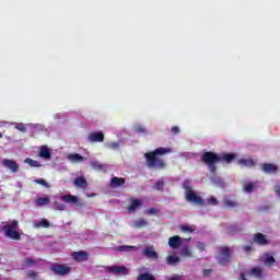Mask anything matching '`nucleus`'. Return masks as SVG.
Listing matches in <instances>:
<instances>
[{
  "label": "nucleus",
  "mask_w": 280,
  "mask_h": 280,
  "mask_svg": "<svg viewBox=\"0 0 280 280\" xmlns=\"http://www.w3.org/2000/svg\"><path fill=\"white\" fill-rule=\"evenodd\" d=\"M235 159H237L236 153H222L218 155V153L207 151L201 155V162L209 167L211 174H215L218 170V166H215L217 163H233Z\"/></svg>",
  "instance_id": "f257e3e1"
},
{
  "label": "nucleus",
  "mask_w": 280,
  "mask_h": 280,
  "mask_svg": "<svg viewBox=\"0 0 280 280\" xmlns=\"http://www.w3.org/2000/svg\"><path fill=\"white\" fill-rule=\"evenodd\" d=\"M172 153L171 148L160 147L154 151H150L144 153V159L147 161V166L150 170H165L166 163L161 156H165V154Z\"/></svg>",
  "instance_id": "f03ea898"
},
{
  "label": "nucleus",
  "mask_w": 280,
  "mask_h": 280,
  "mask_svg": "<svg viewBox=\"0 0 280 280\" xmlns=\"http://www.w3.org/2000/svg\"><path fill=\"white\" fill-rule=\"evenodd\" d=\"M189 179L183 182V188L186 189V200L188 202H192L194 205H199V207H205V199L198 196L196 191L191 190V186H189Z\"/></svg>",
  "instance_id": "7ed1b4c3"
},
{
  "label": "nucleus",
  "mask_w": 280,
  "mask_h": 280,
  "mask_svg": "<svg viewBox=\"0 0 280 280\" xmlns=\"http://www.w3.org/2000/svg\"><path fill=\"white\" fill-rule=\"evenodd\" d=\"M19 221L13 220L11 221L10 224L3 225L2 231L4 232L5 236L9 237V240H15L19 241L21 240V234L19 231Z\"/></svg>",
  "instance_id": "20e7f679"
},
{
  "label": "nucleus",
  "mask_w": 280,
  "mask_h": 280,
  "mask_svg": "<svg viewBox=\"0 0 280 280\" xmlns=\"http://www.w3.org/2000/svg\"><path fill=\"white\" fill-rule=\"evenodd\" d=\"M231 255H233V249L229 246L219 247V255L217 257L218 264H220V266H226V264L231 262Z\"/></svg>",
  "instance_id": "39448f33"
},
{
  "label": "nucleus",
  "mask_w": 280,
  "mask_h": 280,
  "mask_svg": "<svg viewBox=\"0 0 280 280\" xmlns=\"http://www.w3.org/2000/svg\"><path fill=\"white\" fill-rule=\"evenodd\" d=\"M50 270L58 277H67L71 272V267L62 264H52Z\"/></svg>",
  "instance_id": "423d86ee"
},
{
  "label": "nucleus",
  "mask_w": 280,
  "mask_h": 280,
  "mask_svg": "<svg viewBox=\"0 0 280 280\" xmlns=\"http://www.w3.org/2000/svg\"><path fill=\"white\" fill-rule=\"evenodd\" d=\"M253 243L257 244L258 246H268L270 244V241H268V237L262 233H256L253 236Z\"/></svg>",
  "instance_id": "0eeeda50"
},
{
  "label": "nucleus",
  "mask_w": 280,
  "mask_h": 280,
  "mask_svg": "<svg viewBox=\"0 0 280 280\" xmlns=\"http://www.w3.org/2000/svg\"><path fill=\"white\" fill-rule=\"evenodd\" d=\"M2 165L7 167V170H10V172H12L13 174H16V172H19V163H16V161L14 160L4 159L2 160Z\"/></svg>",
  "instance_id": "6e6552de"
},
{
  "label": "nucleus",
  "mask_w": 280,
  "mask_h": 280,
  "mask_svg": "<svg viewBox=\"0 0 280 280\" xmlns=\"http://www.w3.org/2000/svg\"><path fill=\"white\" fill-rule=\"evenodd\" d=\"M142 254L144 255V257H147V259H153V261H156V259H159V254L156 253V250H154L153 246L144 247Z\"/></svg>",
  "instance_id": "1a4fd4ad"
},
{
  "label": "nucleus",
  "mask_w": 280,
  "mask_h": 280,
  "mask_svg": "<svg viewBox=\"0 0 280 280\" xmlns=\"http://www.w3.org/2000/svg\"><path fill=\"white\" fill-rule=\"evenodd\" d=\"M72 259L82 264V261H89V253L84 250L73 252Z\"/></svg>",
  "instance_id": "9d476101"
},
{
  "label": "nucleus",
  "mask_w": 280,
  "mask_h": 280,
  "mask_svg": "<svg viewBox=\"0 0 280 280\" xmlns=\"http://www.w3.org/2000/svg\"><path fill=\"white\" fill-rule=\"evenodd\" d=\"M89 141H91V143H103L104 132H102V131L91 132L89 135Z\"/></svg>",
  "instance_id": "9b49d317"
},
{
  "label": "nucleus",
  "mask_w": 280,
  "mask_h": 280,
  "mask_svg": "<svg viewBox=\"0 0 280 280\" xmlns=\"http://www.w3.org/2000/svg\"><path fill=\"white\" fill-rule=\"evenodd\" d=\"M261 170L265 174H277V172H279V166L272 163H264L261 164Z\"/></svg>",
  "instance_id": "f8f14e48"
},
{
  "label": "nucleus",
  "mask_w": 280,
  "mask_h": 280,
  "mask_svg": "<svg viewBox=\"0 0 280 280\" xmlns=\"http://www.w3.org/2000/svg\"><path fill=\"white\" fill-rule=\"evenodd\" d=\"M168 246L174 249L180 248L183 246V237L178 235L170 237Z\"/></svg>",
  "instance_id": "ddd939ff"
},
{
  "label": "nucleus",
  "mask_w": 280,
  "mask_h": 280,
  "mask_svg": "<svg viewBox=\"0 0 280 280\" xmlns=\"http://www.w3.org/2000/svg\"><path fill=\"white\" fill-rule=\"evenodd\" d=\"M141 205H143V202H141L140 199H131L130 205L127 208L128 213H136Z\"/></svg>",
  "instance_id": "4468645a"
},
{
  "label": "nucleus",
  "mask_w": 280,
  "mask_h": 280,
  "mask_svg": "<svg viewBox=\"0 0 280 280\" xmlns=\"http://www.w3.org/2000/svg\"><path fill=\"white\" fill-rule=\"evenodd\" d=\"M126 185V179L124 177H113L109 183V187L112 189H117V187H121Z\"/></svg>",
  "instance_id": "2eb2a0df"
},
{
  "label": "nucleus",
  "mask_w": 280,
  "mask_h": 280,
  "mask_svg": "<svg viewBox=\"0 0 280 280\" xmlns=\"http://www.w3.org/2000/svg\"><path fill=\"white\" fill-rule=\"evenodd\" d=\"M108 270L114 275H128V268L126 266H112L108 267Z\"/></svg>",
  "instance_id": "dca6fc26"
},
{
  "label": "nucleus",
  "mask_w": 280,
  "mask_h": 280,
  "mask_svg": "<svg viewBox=\"0 0 280 280\" xmlns=\"http://www.w3.org/2000/svg\"><path fill=\"white\" fill-rule=\"evenodd\" d=\"M73 185L77 186L79 189H86L89 187V182L84 177H77L73 180Z\"/></svg>",
  "instance_id": "f3484780"
},
{
  "label": "nucleus",
  "mask_w": 280,
  "mask_h": 280,
  "mask_svg": "<svg viewBox=\"0 0 280 280\" xmlns=\"http://www.w3.org/2000/svg\"><path fill=\"white\" fill-rule=\"evenodd\" d=\"M237 163L241 167H255V161L253 159H240Z\"/></svg>",
  "instance_id": "a211bd4d"
},
{
  "label": "nucleus",
  "mask_w": 280,
  "mask_h": 280,
  "mask_svg": "<svg viewBox=\"0 0 280 280\" xmlns=\"http://www.w3.org/2000/svg\"><path fill=\"white\" fill-rule=\"evenodd\" d=\"M40 159H45L46 161H49L51 159V151L47 147H42L39 151Z\"/></svg>",
  "instance_id": "6ab92c4d"
},
{
  "label": "nucleus",
  "mask_w": 280,
  "mask_h": 280,
  "mask_svg": "<svg viewBox=\"0 0 280 280\" xmlns=\"http://www.w3.org/2000/svg\"><path fill=\"white\" fill-rule=\"evenodd\" d=\"M84 159L86 158L80 155L79 153H72L68 155V161H71V163H82Z\"/></svg>",
  "instance_id": "aec40b11"
},
{
  "label": "nucleus",
  "mask_w": 280,
  "mask_h": 280,
  "mask_svg": "<svg viewBox=\"0 0 280 280\" xmlns=\"http://www.w3.org/2000/svg\"><path fill=\"white\" fill-rule=\"evenodd\" d=\"M61 200L63 202H68L69 205H75L78 202V197L73 195H63L61 196Z\"/></svg>",
  "instance_id": "412c9836"
},
{
  "label": "nucleus",
  "mask_w": 280,
  "mask_h": 280,
  "mask_svg": "<svg viewBox=\"0 0 280 280\" xmlns=\"http://www.w3.org/2000/svg\"><path fill=\"white\" fill-rule=\"evenodd\" d=\"M116 250L118 253H128L130 250H137V246H132V245H120L116 247Z\"/></svg>",
  "instance_id": "4be33fe9"
},
{
  "label": "nucleus",
  "mask_w": 280,
  "mask_h": 280,
  "mask_svg": "<svg viewBox=\"0 0 280 280\" xmlns=\"http://www.w3.org/2000/svg\"><path fill=\"white\" fill-rule=\"evenodd\" d=\"M35 229H49V221L47 219H42L34 223Z\"/></svg>",
  "instance_id": "5701e85b"
},
{
  "label": "nucleus",
  "mask_w": 280,
  "mask_h": 280,
  "mask_svg": "<svg viewBox=\"0 0 280 280\" xmlns=\"http://www.w3.org/2000/svg\"><path fill=\"white\" fill-rule=\"evenodd\" d=\"M178 261H180V258L178 256L168 255L166 257L167 266H176V264H178Z\"/></svg>",
  "instance_id": "b1692460"
},
{
  "label": "nucleus",
  "mask_w": 280,
  "mask_h": 280,
  "mask_svg": "<svg viewBox=\"0 0 280 280\" xmlns=\"http://www.w3.org/2000/svg\"><path fill=\"white\" fill-rule=\"evenodd\" d=\"M253 189H255V184L253 182H248L243 186V191H245L246 194L253 192Z\"/></svg>",
  "instance_id": "393cba45"
},
{
  "label": "nucleus",
  "mask_w": 280,
  "mask_h": 280,
  "mask_svg": "<svg viewBox=\"0 0 280 280\" xmlns=\"http://www.w3.org/2000/svg\"><path fill=\"white\" fill-rule=\"evenodd\" d=\"M49 203V198L48 197H39L36 199V205L38 207H45V205Z\"/></svg>",
  "instance_id": "a878e982"
},
{
  "label": "nucleus",
  "mask_w": 280,
  "mask_h": 280,
  "mask_svg": "<svg viewBox=\"0 0 280 280\" xmlns=\"http://www.w3.org/2000/svg\"><path fill=\"white\" fill-rule=\"evenodd\" d=\"M137 280H156L151 273L144 272L137 277Z\"/></svg>",
  "instance_id": "bb28decb"
},
{
  "label": "nucleus",
  "mask_w": 280,
  "mask_h": 280,
  "mask_svg": "<svg viewBox=\"0 0 280 280\" xmlns=\"http://www.w3.org/2000/svg\"><path fill=\"white\" fill-rule=\"evenodd\" d=\"M143 226H148V221L145 219H139L138 221L135 222V228L136 229H143Z\"/></svg>",
  "instance_id": "cd10ccee"
},
{
  "label": "nucleus",
  "mask_w": 280,
  "mask_h": 280,
  "mask_svg": "<svg viewBox=\"0 0 280 280\" xmlns=\"http://www.w3.org/2000/svg\"><path fill=\"white\" fill-rule=\"evenodd\" d=\"M250 275H253L254 277H257L258 279H261L262 270L259 267H254L250 270Z\"/></svg>",
  "instance_id": "c85d7f7f"
},
{
  "label": "nucleus",
  "mask_w": 280,
  "mask_h": 280,
  "mask_svg": "<svg viewBox=\"0 0 280 280\" xmlns=\"http://www.w3.org/2000/svg\"><path fill=\"white\" fill-rule=\"evenodd\" d=\"M91 167L96 172H102V170H104V165L97 161L91 162Z\"/></svg>",
  "instance_id": "c756f323"
},
{
  "label": "nucleus",
  "mask_w": 280,
  "mask_h": 280,
  "mask_svg": "<svg viewBox=\"0 0 280 280\" xmlns=\"http://www.w3.org/2000/svg\"><path fill=\"white\" fill-rule=\"evenodd\" d=\"M23 266L25 267L36 266V260H34L33 258L26 257L23 259Z\"/></svg>",
  "instance_id": "7c9ffc66"
},
{
  "label": "nucleus",
  "mask_w": 280,
  "mask_h": 280,
  "mask_svg": "<svg viewBox=\"0 0 280 280\" xmlns=\"http://www.w3.org/2000/svg\"><path fill=\"white\" fill-rule=\"evenodd\" d=\"M25 163H27L28 165H31V167H40V162L32 160L30 158H27L25 160Z\"/></svg>",
  "instance_id": "2f4dec72"
},
{
  "label": "nucleus",
  "mask_w": 280,
  "mask_h": 280,
  "mask_svg": "<svg viewBox=\"0 0 280 280\" xmlns=\"http://www.w3.org/2000/svg\"><path fill=\"white\" fill-rule=\"evenodd\" d=\"M277 260L272 256H267L265 259V265L266 266H275Z\"/></svg>",
  "instance_id": "473e14b6"
},
{
  "label": "nucleus",
  "mask_w": 280,
  "mask_h": 280,
  "mask_svg": "<svg viewBox=\"0 0 280 280\" xmlns=\"http://www.w3.org/2000/svg\"><path fill=\"white\" fill-rule=\"evenodd\" d=\"M135 132H138L139 135H145L148 130L145 129V127L138 125L135 127Z\"/></svg>",
  "instance_id": "72a5a7b5"
},
{
  "label": "nucleus",
  "mask_w": 280,
  "mask_h": 280,
  "mask_svg": "<svg viewBox=\"0 0 280 280\" xmlns=\"http://www.w3.org/2000/svg\"><path fill=\"white\" fill-rule=\"evenodd\" d=\"M155 189H156L158 191H163V189H165V182H163V180H158V182L155 183Z\"/></svg>",
  "instance_id": "f704fd0d"
},
{
  "label": "nucleus",
  "mask_w": 280,
  "mask_h": 280,
  "mask_svg": "<svg viewBox=\"0 0 280 280\" xmlns=\"http://www.w3.org/2000/svg\"><path fill=\"white\" fill-rule=\"evenodd\" d=\"M182 255H183V257H194V254L191 253L189 247H184L182 249Z\"/></svg>",
  "instance_id": "c9c22d12"
},
{
  "label": "nucleus",
  "mask_w": 280,
  "mask_h": 280,
  "mask_svg": "<svg viewBox=\"0 0 280 280\" xmlns=\"http://www.w3.org/2000/svg\"><path fill=\"white\" fill-rule=\"evenodd\" d=\"M54 205H55V209L57 211H65V209H67V206L65 203H60L58 201H55Z\"/></svg>",
  "instance_id": "e433bc0d"
},
{
  "label": "nucleus",
  "mask_w": 280,
  "mask_h": 280,
  "mask_svg": "<svg viewBox=\"0 0 280 280\" xmlns=\"http://www.w3.org/2000/svg\"><path fill=\"white\" fill-rule=\"evenodd\" d=\"M15 128L16 130H20V132H27V127H25V124L23 122L15 124Z\"/></svg>",
  "instance_id": "4c0bfd02"
},
{
  "label": "nucleus",
  "mask_w": 280,
  "mask_h": 280,
  "mask_svg": "<svg viewBox=\"0 0 280 280\" xmlns=\"http://www.w3.org/2000/svg\"><path fill=\"white\" fill-rule=\"evenodd\" d=\"M106 148L109 150H119V143L118 142H108L106 143Z\"/></svg>",
  "instance_id": "58836bf2"
},
{
  "label": "nucleus",
  "mask_w": 280,
  "mask_h": 280,
  "mask_svg": "<svg viewBox=\"0 0 280 280\" xmlns=\"http://www.w3.org/2000/svg\"><path fill=\"white\" fill-rule=\"evenodd\" d=\"M34 183H36L37 185H42L43 187H46L47 189H49V183H47V180H45V179H35Z\"/></svg>",
  "instance_id": "ea45409f"
},
{
  "label": "nucleus",
  "mask_w": 280,
  "mask_h": 280,
  "mask_svg": "<svg viewBox=\"0 0 280 280\" xmlns=\"http://www.w3.org/2000/svg\"><path fill=\"white\" fill-rule=\"evenodd\" d=\"M179 229L183 231V233H194V229H191L189 225H180Z\"/></svg>",
  "instance_id": "a19ab883"
},
{
  "label": "nucleus",
  "mask_w": 280,
  "mask_h": 280,
  "mask_svg": "<svg viewBox=\"0 0 280 280\" xmlns=\"http://www.w3.org/2000/svg\"><path fill=\"white\" fill-rule=\"evenodd\" d=\"M253 242H250V245H244L243 246V250L244 253H253V250H255V247H253Z\"/></svg>",
  "instance_id": "79ce46f5"
},
{
  "label": "nucleus",
  "mask_w": 280,
  "mask_h": 280,
  "mask_svg": "<svg viewBox=\"0 0 280 280\" xmlns=\"http://www.w3.org/2000/svg\"><path fill=\"white\" fill-rule=\"evenodd\" d=\"M144 213H147V215H156V213H159V210H156V208H149L144 211Z\"/></svg>",
  "instance_id": "37998d69"
},
{
  "label": "nucleus",
  "mask_w": 280,
  "mask_h": 280,
  "mask_svg": "<svg viewBox=\"0 0 280 280\" xmlns=\"http://www.w3.org/2000/svg\"><path fill=\"white\" fill-rule=\"evenodd\" d=\"M27 277L28 279H33V280H36L38 278V272L34 271V270H30L27 272Z\"/></svg>",
  "instance_id": "c03bdc74"
},
{
  "label": "nucleus",
  "mask_w": 280,
  "mask_h": 280,
  "mask_svg": "<svg viewBox=\"0 0 280 280\" xmlns=\"http://www.w3.org/2000/svg\"><path fill=\"white\" fill-rule=\"evenodd\" d=\"M225 207H230L231 209L237 207V202L232 201V200H224Z\"/></svg>",
  "instance_id": "a18cd8bd"
},
{
  "label": "nucleus",
  "mask_w": 280,
  "mask_h": 280,
  "mask_svg": "<svg viewBox=\"0 0 280 280\" xmlns=\"http://www.w3.org/2000/svg\"><path fill=\"white\" fill-rule=\"evenodd\" d=\"M197 248H198V250H200V253H205V250L207 249V245L202 242H198Z\"/></svg>",
  "instance_id": "49530a36"
},
{
  "label": "nucleus",
  "mask_w": 280,
  "mask_h": 280,
  "mask_svg": "<svg viewBox=\"0 0 280 280\" xmlns=\"http://www.w3.org/2000/svg\"><path fill=\"white\" fill-rule=\"evenodd\" d=\"M202 275L203 277H209L210 275H213V269H203Z\"/></svg>",
  "instance_id": "de8ad7c7"
},
{
  "label": "nucleus",
  "mask_w": 280,
  "mask_h": 280,
  "mask_svg": "<svg viewBox=\"0 0 280 280\" xmlns=\"http://www.w3.org/2000/svg\"><path fill=\"white\" fill-rule=\"evenodd\" d=\"M171 131L173 132V135H178V132H180V128H178V126H174L171 128Z\"/></svg>",
  "instance_id": "09e8293b"
},
{
  "label": "nucleus",
  "mask_w": 280,
  "mask_h": 280,
  "mask_svg": "<svg viewBox=\"0 0 280 280\" xmlns=\"http://www.w3.org/2000/svg\"><path fill=\"white\" fill-rule=\"evenodd\" d=\"M208 205H213V206L218 205V199H215L214 197L208 199Z\"/></svg>",
  "instance_id": "8fccbe9b"
},
{
  "label": "nucleus",
  "mask_w": 280,
  "mask_h": 280,
  "mask_svg": "<svg viewBox=\"0 0 280 280\" xmlns=\"http://www.w3.org/2000/svg\"><path fill=\"white\" fill-rule=\"evenodd\" d=\"M259 211H270V206H264L259 208Z\"/></svg>",
  "instance_id": "3c124183"
},
{
  "label": "nucleus",
  "mask_w": 280,
  "mask_h": 280,
  "mask_svg": "<svg viewBox=\"0 0 280 280\" xmlns=\"http://www.w3.org/2000/svg\"><path fill=\"white\" fill-rule=\"evenodd\" d=\"M222 179H220V177H213L212 178V183H220Z\"/></svg>",
  "instance_id": "603ef678"
},
{
  "label": "nucleus",
  "mask_w": 280,
  "mask_h": 280,
  "mask_svg": "<svg viewBox=\"0 0 280 280\" xmlns=\"http://www.w3.org/2000/svg\"><path fill=\"white\" fill-rule=\"evenodd\" d=\"M240 280H246V275L244 272L241 273Z\"/></svg>",
  "instance_id": "864d4df0"
},
{
  "label": "nucleus",
  "mask_w": 280,
  "mask_h": 280,
  "mask_svg": "<svg viewBox=\"0 0 280 280\" xmlns=\"http://www.w3.org/2000/svg\"><path fill=\"white\" fill-rule=\"evenodd\" d=\"M276 194H277V196L280 198V187H278V188L276 189Z\"/></svg>",
  "instance_id": "5fc2aeb1"
},
{
  "label": "nucleus",
  "mask_w": 280,
  "mask_h": 280,
  "mask_svg": "<svg viewBox=\"0 0 280 280\" xmlns=\"http://www.w3.org/2000/svg\"><path fill=\"white\" fill-rule=\"evenodd\" d=\"M0 139H3V133L0 132Z\"/></svg>",
  "instance_id": "6e6d98bb"
},
{
  "label": "nucleus",
  "mask_w": 280,
  "mask_h": 280,
  "mask_svg": "<svg viewBox=\"0 0 280 280\" xmlns=\"http://www.w3.org/2000/svg\"><path fill=\"white\" fill-rule=\"evenodd\" d=\"M93 196H95V194L90 195L89 198H93Z\"/></svg>",
  "instance_id": "4d7b16f0"
},
{
  "label": "nucleus",
  "mask_w": 280,
  "mask_h": 280,
  "mask_svg": "<svg viewBox=\"0 0 280 280\" xmlns=\"http://www.w3.org/2000/svg\"><path fill=\"white\" fill-rule=\"evenodd\" d=\"M187 242H190L191 241V237H189L188 240H186Z\"/></svg>",
  "instance_id": "13d9d810"
}]
</instances>
